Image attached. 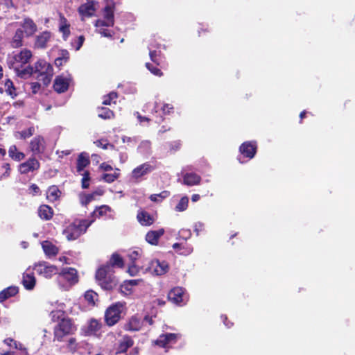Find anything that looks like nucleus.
<instances>
[{
  "label": "nucleus",
  "instance_id": "f257e3e1",
  "mask_svg": "<svg viewBox=\"0 0 355 355\" xmlns=\"http://www.w3.org/2000/svg\"><path fill=\"white\" fill-rule=\"evenodd\" d=\"M114 270L109 265H103L96 272L98 284L105 290H112L116 286Z\"/></svg>",
  "mask_w": 355,
  "mask_h": 355
},
{
  "label": "nucleus",
  "instance_id": "f03ea898",
  "mask_svg": "<svg viewBox=\"0 0 355 355\" xmlns=\"http://www.w3.org/2000/svg\"><path fill=\"white\" fill-rule=\"evenodd\" d=\"M77 327L69 318H62L53 329L54 341L63 342L64 338L75 334Z\"/></svg>",
  "mask_w": 355,
  "mask_h": 355
},
{
  "label": "nucleus",
  "instance_id": "7ed1b4c3",
  "mask_svg": "<svg viewBox=\"0 0 355 355\" xmlns=\"http://www.w3.org/2000/svg\"><path fill=\"white\" fill-rule=\"evenodd\" d=\"M93 220L87 219L76 220L64 230L63 234L68 241H73L85 234Z\"/></svg>",
  "mask_w": 355,
  "mask_h": 355
},
{
  "label": "nucleus",
  "instance_id": "20e7f679",
  "mask_svg": "<svg viewBox=\"0 0 355 355\" xmlns=\"http://www.w3.org/2000/svg\"><path fill=\"white\" fill-rule=\"evenodd\" d=\"M124 305L121 302H116L107 307L105 311V322L109 327L115 325L121 318Z\"/></svg>",
  "mask_w": 355,
  "mask_h": 355
},
{
  "label": "nucleus",
  "instance_id": "39448f33",
  "mask_svg": "<svg viewBox=\"0 0 355 355\" xmlns=\"http://www.w3.org/2000/svg\"><path fill=\"white\" fill-rule=\"evenodd\" d=\"M33 268L37 274L43 275L46 278H51L58 272V269L55 266L51 265L44 261L35 263Z\"/></svg>",
  "mask_w": 355,
  "mask_h": 355
},
{
  "label": "nucleus",
  "instance_id": "423d86ee",
  "mask_svg": "<svg viewBox=\"0 0 355 355\" xmlns=\"http://www.w3.org/2000/svg\"><path fill=\"white\" fill-rule=\"evenodd\" d=\"M71 81V76L67 77L63 75L58 76L54 80L53 88L58 94L64 93L69 89Z\"/></svg>",
  "mask_w": 355,
  "mask_h": 355
},
{
  "label": "nucleus",
  "instance_id": "0eeeda50",
  "mask_svg": "<svg viewBox=\"0 0 355 355\" xmlns=\"http://www.w3.org/2000/svg\"><path fill=\"white\" fill-rule=\"evenodd\" d=\"M40 163L33 156L28 158L26 162L19 166V171L21 174L26 175L31 172H35L40 169Z\"/></svg>",
  "mask_w": 355,
  "mask_h": 355
},
{
  "label": "nucleus",
  "instance_id": "6e6552de",
  "mask_svg": "<svg viewBox=\"0 0 355 355\" xmlns=\"http://www.w3.org/2000/svg\"><path fill=\"white\" fill-rule=\"evenodd\" d=\"M168 265L166 261H159L158 259L151 260L146 270L156 275H162L168 272Z\"/></svg>",
  "mask_w": 355,
  "mask_h": 355
},
{
  "label": "nucleus",
  "instance_id": "1a4fd4ad",
  "mask_svg": "<svg viewBox=\"0 0 355 355\" xmlns=\"http://www.w3.org/2000/svg\"><path fill=\"white\" fill-rule=\"evenodd\" d=\"M185 289L182 287L177 286L170 290L167 298L171 302L181 306L184 302Z\"/></svg>",
  "mask_w": 355,
  "mask_h": 355
},
{
  "label": "nucleus",
  "instance_id": "9d476101",
  "mask_svg": "<svg viewBox=\"0 0 355 355\" xmlns=\"http://www.w3.org/2000/svg\"><path fill=\"white\" fill-rule=\"evenodd\" d=\"M31 151L34 155L43 154L46 149L44 139L41 135L35 137L29 144Z\"/></svg>",
  "mask_w": 355,
  "mask_h": 355
},
{
  "label": "nucleus",
  "instance_id": "9b49d317",
  "mask_svg": "<svg viewBox=\"0 0 355 355\" xmlns=\"http://www.w3.org/2000/svg\"><path fill=\"white\" fill-rule=\"evenodd\" d=\"M32 56V52L29 49H24L21 50L13 56L14 61L12 63V67L14 68L16 65L23 67L29 62Z\"/></svg>",
  "mask_w": 355,
  "mask_h": 355
},
{
  "label": "nucleus",
  "instance_id": "f8f14e48",
  "mask_svg": "<svg viewBox=\"0 0 355 355\" xmlns=\"http://www.w3.org/2000/svg\"><path fill=\"white\" fill-rule=\"evenodd\" d=\"M257 151V145L256 141H245L239 147V152L243 157L251 159Z\"/></svg>",
  "mask_w": 355,
  "mask_h": 355
},
{
  "label": "nucleus",
  "instance_id": "ddd939ff",
  "mask_svg": "<svg viewBox=\"0 0 355 355\" xmlns=\"http://www.w3.org/2000/svg\"><path fill=\"white\" fill-rule=\"evenodd\" d=\"M52 37V33L49 31H44L35 37L34 47L35 49H46L47 44Z\"/></svg>",
  "mask_w": 355,
  "mask_h": 355
},
{
  "label": "nucleus",
  "instance_id": "4468645a",
  "mask_svg": "<svg viewBox=\"0 0 355 355\" xmlns=\"http://www.w3.org/2000/svg\"><path fill=\"white\" fill-rule=\"evenodd\" d=\"M59 277L67 281L70 284H75L78 281L77 270L73 268H65L59 273Z\"/></svg>",
  "mask_w": 355,
  "mask_h": 355
},
{
  "label": "nucleus",
  "instance_id": "2eb2a0df",
  "mask_svg": "<svg viewBox=\"0 0 355 355\" xmlns=\"http://www.w3.org/2000/svg\"><path fill=\"white\" fill-rule=\"evenodd\" d=\"M154 168L155 167L150 163H144L132 170V176L136 180L139 179L153 171Z\"/></svg>",
  "mask_w": 355,
  "mask_h": 355
},
{
  "label": "nucleus",
  "instance_id": "dca6fc26",
  "mask_svg": "<svg viewBox=\"0 0 355 355\" xmlns=\"http://www.w3.org/2000/svg\"><path fill=\"white\" fill-rule=\"evenodd\" d=\"M142 325L141 318L138 315H135L124 324L123 329L129 331H138L141 329Z\"/></svg>",
  "mask_w": 355,
  "mask_h": 355
},
{
  "label": "nucleus",
  "instance_id": "f3484780",
  "mask_svg": "<svg viewBox=\"0 0 355 355\" xmlns=\"http://www.w3.org/2000/svg\"><path fill=\"white\" fill-rule=\"evenodd\" d=\"M21 26L24 29V34L25 33L27 37L33 36L37 30L36 24L29 17L25 18Z\"/></svg>",
  "mask_w": 355,
  "mask_h": 355
},
{
  "label": "nucleus",
  "instance_id": "a211bd4d",
  "mask_svg": "<svg viewBox=\"0 0 355 355\" xmlns=\"http://www.w3.org/2000/svg\"><path fill=\"white\" fill-rule=\"evenodd\" d=\"M34 68V73L39 74L42 73H51V71H53L52 66L47 62L46 60L40 59L37 60L35 64Z\"/></svg>",
  "mask_w": 355,
  "mask_h": 355
},
{
  "label": "nucleus",
  "instance_id": "6ab92c4d",
  "mask_svg": "<svg viewBox=\"0 0 355 355\" xmlns=\"http://www.w3.org/2000/svg\"><path fill=\"white\" fill-rule=\"evenodd\" d=\"M90 164L89 154L86 152L80 153L76 160V171L80 173Z\"/></svg>",
  "mask_w": 355,
  "mask_h": 355
},
{
  "label": "nucleus",
  "instance_id": "aec40b11",
  "mask_svg": "<svg viewBox=\"0 0 355 355\" xmlns=\"http://www.w3.org/2000/svg\"><path fill=\"white\" fill-rule=\"evenodd\" d=\"M38 216L43 220H50L53 215L54 211L48 205H41L37 209Z\"/></svg>",
  "mask_w": 355,
  "mask_h": 355
},
{
  "label": "nucleus",
  "instance_id": "412c9836",
  "mask_svg": "<svg viewBox=\"0 0 355 355\" xmlns=\"http://www.w3.org/2000/svg\"><path fill=\"white\" fill-rule=\"evenodd\" d=\"M19 289L17 286H8L0 292V303H3L8 299L16 296Z\"/></svg>",
  "mask_w": 355,
  "mask_h": 355
},
{
  "label": "nucleus",
  "instance_id": "4be33fe9",
  "mask_svg": "<svg viewBox=\"0 0 355 355\" xmlns=\"http://www.w3.org/2000/svg\"><path fill=\"white\" fill-rule=\"evenodd\" d=\"M95 11L94 2L90 0L87 3L80 5L78 8V12L84 17H92L94 15Z\"/></svg>",
  "mask_w": 355,
  "mask_h": 355
},
{
  "label": "nucleus",
  "instance_id": "5701e85b",
  "mask_svg": "<svg viewBox=\"0 0 355 355\" xmlns=\"http://www.w3.org/2000/svg\"><path fill=\"white\" fill-rule=\"evenodd\" d=\"M164 234V230L163 228L157 230H150L147 232L146 235V241L153 245L158 244L159 238Z\"/></svg>",
  "mask_w": 355,
  "mask_h": 355
},
{
  "label": "nucleus",
  "instance_id": "b1692460",
  "mask_svg": "<svg viewBox=\"0 0 355 355\" xmlns=\"http://www.w3.org/2000/svg\"><path fill=\"white\" fill-rule=\"evenodd\" d=\"M62 195V191L58 186L51 185L46 190V199L50 202H54L58 200Z\"/></svg>",
  "mask_w": 355,
  "mask_h": 355
},
{
  "label": "nucleus",
  "instance_id": "393cba45",
  "mask_svg": "<svg viewBox=\"0 0 355 355\" xmlns=\"http://www.w3.org/2000/svg\"><path fill=\"white\" fill-rule=\"evenodd\" d=\"M137 218L139 223L144 226H150L155 222L153 216L144 210L138 212Z\"/></svg>",
  "mask_w": 355,
  "mask_h": 355
},
{
  "label": "nucleus",
  "instance_id": "a878e982",
  "mask_svg": "<svg viewBox=\"0 0 355 355\" xmlns=\"http://www.w3.org/2000/svg\"><path fill=\"white\" fill-rule=\"evenodd\" d=\"M21 283L26 290H33L36 284V279L34 273L27 272H24Z\"/></svg>",
  "mask_w": 355,
  "mask_h": 355
},
{
  "label": "nucleus",
  "instance_id": "bb28decb",
  "mask_svg": "<svg viewBox=\"0 0 355 355\" xmlns=\"http://www.w3.org/2000/svg\"><path fill=\"white\" fill-rule=\"evenodd\" d=\"M134 345L132 338L129 336H124L119 343L116 354L125 353Z\"/></svg>",
  "mask_w": 355,
  "mask_h": 355
},
{
  "label": "nucleus",
  "instance_id": "cd10ccee",
  "mask_svg": "<svg viewBox=\"0 0 355 355\" xmlns=\"http://www.w3.org/2000/svg\"><path fill=\"white\" fill-rule=\"evenodd\" d=\"M42 248L45 254L48 257H55L59 252L58 248L47 240L42 243Z\"/></svg>",
  "mask_w": 355,
  "mask_h": 355
},
{
  "label": "nucleus",
  "instance_id": "c85d7f7f",
  "mask_svg": "<svg viewBox=\"0 0 355 355\" xmlns=\"http://www.w3.org/2000/svg\"><path fill=\"white\" fill-rule=\"evenodd\" d=\"M201 177L195 173H187L183 175V183L188 186H193L200 184Z\"/></svg>",
  "mask_w": 355,
  "mask_h": 355
},
{
  "label": "nucleus",
  "instance_id": "c756f323",
  "mask_svg": "<svg viewBox=\"0 0 355 355\" xmlns=\"http://www.w3.org/2000/svg\"><path fill=\"white\" fill-rule=\"evenodd\" d=\"M24 35V31L21 28H17L10 41V46L15 49L22 46Z\"/></svg>",
  "mask_w": 355,
  "mask_h": 355
},
{
  "label": "nucleus",
  "instance_id": "7c9ffc66",
  "mask_svg": "<svg viewBox=\"0 0 355 355\" xmlns=\"http://www.w3.org/2000/svg\"><path fill=\"white\" fill-rule=\"evenodd\" d=\"M13 69L15 71L17 75L19 77L23 78L31 76L32 74L35 73L34 68L31 65H28L24 68H23V67L16 65Z\"/></svg>",
  "mask_w": 355,
  "mask_h": 355
},
{
  "label": "nucleus",
  "instance_id": "2f4dec72",
  "mask_svg": "<svg viewBox=\"0 0 355 355\" xmlns=\"http://www.w3.org/2000/svg\"><path fill=\"white\" fill-rule=\"evenodd\" d=\"M173 248L182 255H189L193 251V248L188 245L186 243H175L173 245Z\"/></svg>",
  "mask_w": 355,
  "mask_h": 355
},
{
  "label": "nucleus",
  "instance_id": "473e14b6",
  "mask_svg": "<svg viewBox=\"0 0 355 355\" xmlns=\"http://www.w3.org/2000/svg\"><path fill=\"white\" fill-rule=\"evenodd\" d=\"M105 265L110 266L112 269L114 267L122 268L124 266V261L119 254L114 252L112 254L109 263Z\"/></svg>",
  "mask_w": 355,
  "mask_h": 355
},
{
  "label": "nucleus",
  "instance_id": "72a5a7b5",
  "mask_svg": "<svg viewBox=\"0 0 355 355\" xmlns=\"http://www.w3.org/2000/svg\"><path fill=\"white\" fill-rule=\"evenodd\" d=\"M150 58L152 62L159 67H162L164 63V58L162 56L160 51L157 50H150L149 51Z\"/></svg>",
  "mask_w": 355,
  "mask_h": 355
},
{
  "label": "nucleus",
  "instance_id": "f704fd0d",
  "mask_svg": "<svg viewBox=\"0 0 355 355\" xmlns=\"http://www.w3.org/2000/svg\"><path fill=\"white\" fill-rule=\"evenodd\" d=\"M103 17L107 21L108 25L113 26L114 24V8L107 5L103 9Z\"/></svg>",
  "mask_w": 355,
  "mask_h": 355
},
{
  "label": "nucleus",
  "instance_id": "c9c22d12",
  "mask_svg": "<svg viewBox=\"0 0 355 355\" xmlns=\"http://www.w3.org/2000/svg\"><path fill=\"white\" fill-rule=\"evenodd\" d=\"M5 92L12 99L17 97V89L10 79H6L4 83Z\"/></svg>",
  "mask_w": 355,
  "mask_h": 355
},
{
  "label": "nucleus",
  "instance_id": "e433bc0d",
  "mask_svg": "<svg viewBox=\"0 0 355 355\" xmlns=\"http://www.w3.org/2000/svg\"><path fill=\"white\" fill-rule=\"evenodd\" d=\"M9 156L15 161L19 162L25 158V154L19 152L15 145H12L8 150Z\"/></svg>",
  "mask_w": 355,
  "mask_h": 355
},
{
  "label": "nucleus",
  "instance_id": "4c0bfd02",
  "mask_svg": "<svg viewBox=\"0 0 355 355\" xmlns=\"http://www.w3.org/2000/svg\"><path fill=\"white\" fill-rule=\"evenodd\" d=\"M98 116L103 119H111L114 117V112L108 107H98Z\"/></svg>",
  "mask_w": 355,
  "mask_h": 355
},
{
  "label": "nucleus",
  "instance_id": "58836bf2",
  "mask_svg": "<svg viewBox=\"0 0 355 355\" xmlns=\"http://www.w3.org/2000/svg\"><path fill=\"white\" fill-rule=\"evenodd\" d=\"M102 327V323L94 318L89 320L87 331L90 334H96Z\"/></svg>",
  "mask_w": 355,
  "mask_h": 355
},
{
  "label": "nucleus",
  "instance_id": "ea45409f",
  "mask_svg": "<svg viewBox=\"0 0 355 355\" xmlns=\"http://www.w3.org/2000/svg\"><path fill=\"white\" fill-rule=\"evenodd\" d=\"M118 96L117 92H111L103 96L102 104L105 105H110L112 103L116 104Z\"/></svg>",
  "mask_w": 355,
  "mask_h": 355
},
{
  "label": "nucleus",
  "instance_id": "a19ab883",
  "mask_svg": "<svg viewBox=\"0 0 355 355\" xmlns=\"http://www.w3.org/2000/svg\"><path fill=\"white\" fill-rule=\"evenodd\" d=\"M34 132L35 128L34 127L31 126L26 130H23L21 131L17 132L15 134V137L17 139H26L33 136L34 135Z\"/></svg>",
  "mask_w": 355,
  "mask_h": 355
},
{
  "label": "nucleus",
  "instance_id": "79ce46f5",
  "mask_svg": "<svg viewBox=\"0 0 355 355\" xmlns=\"http://www.w3.org/2000/svg\"><path fill=\"white\" fill-rule=\"evenodd\" d=\"M119 168H116L114 173H103L101 178L107 183H112L119 178Z\"/></svg>",
  "mask_w": 355,
  "mask_h": 355
},
{
  "label": "nucleus",
  "instance_id": "37998d69",
  "mask_svg": "<svg viewBox=\"0 0 355 355\" xmlns=\"http://www.w3.org/2000/svg\"><path fill=\"white\" fill-rule=\"evenodd\" d=\"M101 195V192H94L88 194H83L80 196V203L82 205L86 207L89 203H90L92 200H94L95 195Z\"/></svg>",
  "mask_w": 355,
  "mask_h": 355
},
{
  "label": "nucleus",
  "instance_id": "c03bdc74",
  "mask_svg": "<svg viewBox=\"0 0 355 355\" xmlns=\"http://www.w3.org/2000/svg\"><path fill=\"white\" fill-rule=\"evenodd\" d=\"M111 208L107 205H101L97 207L93 212L92 216L100 218L106 215L108 211H110Z\"/></svg>",
  "mask_w": 355,
  "mask_h": 355
},
{
  "label": "nucleus",
  "instance_id": "a18cd8bd",
  "mask_svg": "<svg viewBox=\"0 0 355 355\" xmlns=\"http://www.w3.org/2000/svg\"><path fill=\"white\" fill-rule=\"evenodd\" d=\"M188 205L189 198L187 196H183L176 205L175 209L176 211L179 212L184 211L187 209Z\"/></svg>",
  "mask_w": 355,
  "mask_h": 355
},
{
  "label": "nucleus",
  "instance_id": "49530a36",
  "mask_svg": "<svg viewBox=\"0 0 355 355\" xmlns=\"http://www.w3.org/2000/svg\"><path fill=\"white\" fill-rule=\"evenodd\" d=\"M94 144L96 146L99 148H102L103 149H108L110 148L112 150L115 148L114 144H110L107 139H100L96 140Z\"/></svg>",
  "mask_w": 355,
  "mask_h": 355
},
{
  "label": "nucleus",
  "instance_id": "de8ad7c7",
  "mask_svg": "<svg viewBox=\"0 0 355 355\" xmlns=\"http://www.w3.org/2000/svg\"><path fill=\"white\" fill-rule=\"evenodd\" d=\"M170 192L168 191H163L158 194H152L150 196L149 199L155 202H161L163 199L168 197Z\"/></svg>",
  "mask_w": 355,
  "mask_h": 355
},
{
  "label": "nucleus",
  "instance_id": "09e8293b",
  "mask_svg": "<svg viewBox=\"0 0 355 355\" xmlns=\"http://www.w3.org/2000/svg\"><path fill=\"white\" fill-rule=\"evenodd\" d=\"M53 74V71H51V73H42L39 74L37 76V78L41 81L44 86H47L51 81V78Z\"/></svg>",
  "mask_w": 355,
  "mask_h": 355
},
{
  "label": "nucleus",
  "instance_id": "8fccbe9b",
  "mask_svg": "<svg viewBox=\"0 0 355 355\" xmlns=\"http://www.w3.org/2000/svg\"><path fill=\"white\" fill-rule=\"evenodd\" d=\"M82 175L83 178L81 180V187L84 189H88L91 180L90 173L89 171H85Z\"/></svg>",
  "mask_w": 355,
  "mask_h": 355
},
{
  "label": "nucleus",
  "instance_id": "3c124183",
  "mask_svg": "<svg viewBox=\"0 0 355 355\" xmlns=\"http://www.w3.org/2000/svg\"><path fill=\"white\" fill-rule=\"evenodd\" d=\"M146 68L155 76H162L163 75L162 71L159 68H158L159 66L154 65L153 64L147 62L146 63Z\"/></svg>",
  "mask_w": 355,
  "mask_h": 355
},
{
  "label": "nucleus",
  "instance_id": "603ef678",
  "mask_svg": "<svg viewBox=\"0 0 355 355\" xmlns=\"http://www.w3.org/2000/svg\"><path fill=\"white\" fill-rule=\"evenodd\" d=\"M68 350L71 353H75L78 349V343L76 338H70L67 343Z\"/></svg>",
  "mask_w": 355,
  "mask_h": 355
},
{
  "label": "nucleus",
  "instance_id": "864d4df0",
  "mask_svg": "<svg viewBox=\"0 0 355 355\" xmlns=\"http://www.w3.org/2000/svg\"><path fill=\"white\" fill-rule=\"evenodd\" d=\"M96 293L92 291H87L85 293V300L91 305L94 306L95 304V298L97 297Z\"/></svg>",
  "mask_w": 355,
  "mask_h": 355
},
{
  "label": "nucleus",
  "instance_id": "5fc2aeb1",
  "mask_svg": "<svg viewBox=\"0 0 355 355\" xmlns=\"http://www.w3.org/2000/svg\"><path fill=\"white\" fill-rule=\"evenodd\" d=\"M69 28L70 25L59 26V31L62 33V37L64 40H67L71 33Z\"/></svg>",
  "mask_w": 355,
  "mask_h": 355
},
{
  "label": "nucleus",
  "instance_id": "6e6d98bb",
  "mask_svg": "<svg viewBox=\"0 0 355 355\" xmlns=\"http://www.w3.org/2000/svg\"><path fill=\"white\" fill-rule=\"evenodd\" d=\"M164 339L166 340L168 345L171 343H175L178 338V334L173 333H167L163 334Z\"/></svg>",
  "mask_w": 355,
  "mask_h": 355
},
{
  "label": "nucleus",
  "instance_id": "4d7b16f0",
  "mask_svg": "<svg viewBox=\"0 0 355 355\" xmlns=\"http://www.w3.org/2000/svg\"><path fill=\"white\" fill-rule=\"evenodd\" d=\"M1 168L4 171V172L1 175V178H6L10 176L11 168L10 164L8 163H3L1 166Z\"/></svg>",
  "mask_w": 355,
  "mask_h": 355
},
{
  "label": "nucleus",
  "instance_id": "13d9d810",
  "mask_svg": "<svg viewBox=\"0 0 355 355\" xmlns=\"http://www.w3.org/2000/svg\"><path fill=\"white\" fill-rule=\"evenodd\" d=\"M154 343L160 347H166L168 345L167 341L164 339L163 334L160 335L159 338L154 341Z\"/></svg>",
  "mask_w": 355,
  "mask_h": 355
},
{
  "label": "nucleus",
  "instance_id": "bf43d9fd",
  "mask_svg": "<svg viewBox=\"0 0 355 355\" xmlns=\"http://www.w3.org/2000/svg\"><path fill=\"white\" fill-rule=\"evenodd\" d=\"M161 110L163 114L166 115L170 114L171 113L173 112L174 107L171 104L165 103L163 105Z\"/></svg>",
  "mask_w": 355,
  "mask_h": 355
},
{
  "label": "nucleus",
  "instance_id": "052dcab7",
  "mask_svg": "<svg viewBox=\"0 0 355 355\" xmlns=\"http://www.w3.org/2000/svg\"><path fill=\"white\" fill-rule=\"evenodd\" d=\"M139 272V268L135 264V263H132V265H130L129 267H128V272L131 275V276H135L137 275Z\"/></svg>",
  "mask_w": 355,
  "mask_h": 355
},
{
  "label": "nucleus",
  "instance_id": "680f3d73",
  "mask_svg": "<svg viewBox=\"0 0 355 355\" xmlns=\"http://www.w3.org/2000/svg\"><path fill=\"white\" fill-rule=\"evenodd\" d=\"M96 31L99 34H101L103 37L109 38L112 37L111 31L107 29L106 28L101 27L99 29H96Z\"/></svg>",
  "mask_w": 355,
  "mask_h": 355
},
{
  "label": "nucleus",
  "instance_id": "e2e57ef3",
  "mask_svg": "<svg viewBox=\"0 0 355 355\" xmlns=\"http://www.w3.org/2000/svg\"><path fill=\"white\" fill-rule=\"evenodd\" d=\"M84 42L85 37L83 35H80L75 41L74 44H73L75 47L76 51H78L82 47Z\"/></svg>",
  "mask_w": 355,
  "mask_h": 355
},
{
  "label": "nucleus",
  "instance_id": "0e129e2a",
  "mask_svg": "<svg viewBox=\"0 0 355 355\" xmlns=\"http://www.w3.org/2000/svg\"><path fill=\"white\" fill-rule=\"evenodd\" d=\"M29 191H30V193H31L33 196H36V195H39L41 193V191H40V189L39 188V187L35 184H32L30 187H29Z\"/></svg>",
  "mask_w": 355,
  "mask_h": 355
},
{
  "label": "nucleus",
  "instance_id": "69168bd1",
  "mask_svg": "<svg viewBox=\"0 0 355 355\" xmlns=\"http://www.w3.org/2000/svg\"><path fill=\"white\" fill-rule=\"evenodd\" d=\"M95 26L97 29H99L101 27L105 28L110 26L107 24V21L106 19H97L95 23Z\"/></svg>",
  "mask_w": 355,
  "mask_h": 355
},
{
  "label": "nucleus",
  "instance_id": "338daca9",
  "mask_svg": "<svg viewBox=\"0 0 355 355\" xmlns=\"http://www.w3.org/2000/svg\"><path fill=\"white\" fill-rule=\"evenodd\" d=\"M3 343L9 347H13L15 349L17 348V342L11 338L4 339Z\"/></svg>",
  "mask_w": 355,
  "mask_h": 355
},
{
  "label": "nucleus",
  "instance_id": "774afa93",
  "mask_svg": "<svg viewBox=\"0 0 355 355\" xmlns=\"http://www.w3.org/2000/svg\"><path fill=\"white\" fill-rule=\"evenodd\" d=\"M99 168L104 171H110L113 169L112 166L107 162L101 163L99 166Z\"/></svg>",
  "mask_w": 355,
  "mask_h": 355
}]
</instances>
